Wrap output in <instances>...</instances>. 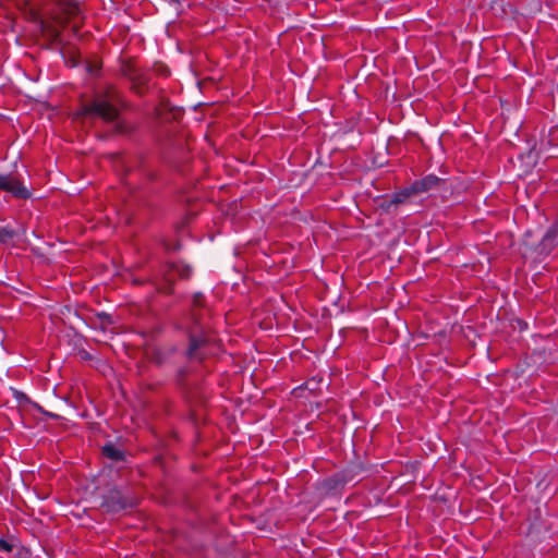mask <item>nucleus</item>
<instances>
[{
  "label": "nucleus",
  "mask_w": 558,
  "mask_h": 558,
  "mask_svg": "<svg viewBox=\"0 0 558 558\" xmlns=\"http://www.w3.org/2000/svg\"><path fill=\"white\" fill-rule=\"evenodd\" d=\"M111 123H113L112 132L114 134L129 136V135H132L133 133H135V131L137 130L136 124H134L125 119H120V117L116 121H112Z\"/></svg>",
  "instance_id": "10"
},
{
  "label": "nucleus",
  "mask_w": 558,
  "mask_h": 558,
  "mask_svg": "<svg viewBox=\"0 0 558 558\" xmlns=\"http://www.w3.org/2000/svg\"><path fill=\"white\" fill-rule=\"evenodd\" d=\"M0 191L20 201H26L32 197L31 190L24 184L21 177L12 172L0 174Z\"/></svg>",
  "instance_id": "5"
},
{
  "label": "nucleus",
  "mask_w": 558,
  "mask_h": 558,
  "mask_svg": "<svg viewBox=\"0 0 558 558\" xmlns=\"http://www.w3.org/2000/svg\"><path fill=\"white\" fill-rule=\"evenodd\" d=\"M101 453L105 458L113 462H122L125 460V452L116 447L112 442H107L102 446Z\"/></svg>",
  "instance_id": "11"
},
{
  "label": "nucleus",
  "mask_w": 558,
  "mask_h": 558,
  "mask_svg": "<svg viewBox=\"0 0 558 558\" xmlns=\"http://www.w3.org/2000/svg\"><path fill=\"white\" fill-rule=\"evenodd\" d=\"M320 384L322 379L312 378L305 383V388L313 392H316L320 390Z\"/></svg>",
  "instance_id": "19"
},
{
  "label": "nucleus",
  "mask_w": 558,
  "mask_h": 558,
  "mask_svg": "<svg viewBox=\"0 0 558 558\" xmlns=\"http://www.w3.org/2000/svg\"><path fill=\"white\" fill-rule=\"evenodd\" d=\"M174 282L175 281H166L163 279V284L159 286L157 290L163 294L171 295L174 292Z\"/></svg>",
  "instance_id": "18"
},
{
  "label": "nucleus",
  "mask_w": 558,
  "mask_h": 558,
  "mask_svg": "<svg viewBox=\"0 0 558 558\" xmlns=\"http://www.w3.org/2000/svg\"><path fill=\"white\" fill-rule=\"evenodd\" d=\"M153 71H154L157 75H159V76H165V77H167V76H169V75H170V70H169V68H168L166 64L161 63V62H156V63L154 64V66H153Z\"/></svg>",
  "instance_id": "17"
},
{
  "label": "nucleus",
  "mask_w": 558,
  "mask_h": 558,
  "mask_svg": "<svg viewBox=\"0 0 558 558\" xmlns=\"http://www.w3.org/2000/svg\"><path fill=\"white\" fill-rule=\"evenodd\" d=\"M414 193L411 191V186L403 189L393 195L392 199L390 201V204H395V205L401 204V203L405 202Z\"/></svg>",
  "instance_id": "13"
},
{
  "label": "nucleus",
  "mask_w": 558,
  "mask_h": 558,
  "mask_svg": "<svg viewBox=\"0 0 558 558\" xmlns=\"http://www.w3.org/2000/svg\"><path fill=\"white\" fill-rule=\"evenodd\" d=\"M50 36L53 41H56V43L60 41V32L57 28L50 29Z\"/></svg>",
  "instance_id": "23"
},
{
  "label": "nucleus",
  "mask_w": 558,
  "mask_h": 558,
  "mask_svg": "<svg viewBox=\"0 0 558 558\" xmlns=\"http://www.w3.org/2000/svg\"><path fill=\"white\" fill-rule=\"evenodd\" d=\"M558 245V222L553 225L541 242V251L544 253H549L554 247Z\"/></svg>",
  "instance_id": "9"
},
{
  "label": "nucleus",
  "mask_w": 558,
  "mask_h": 558,
  "mask_svg": "<svg viewBox=\"0 0 558 558\" xmlns=\"http://www.w3.org/2000/svg\"><path fill=\"white\" fill-rule=\"evenodd\" d=\"M192 267L190 265L179 263H168L162 272V278L166 281H175L177 278L181 280H189L192 276Z\"/></svg>",
  "instance_id": "6"
},
{
  "label": "nucleus",
  "mask_w": 558,
  "mask_h": 558,
  "mask_svg": "<svg viewBox=\"0 0 558 558\" xmlns=\"http://www.w3.org/2000/svg\"><path fill=\"white\" fill-rule=\"evenodd\" d=\"M385 167H386V168H390V167H391V165H390L389 162H386V163H385ZM386 171H391V169H386Z\"/></svg>",
  "instance_id": "26"
},
{
  "label": "nucleus",
  "mask_w": 558,
  "mask_h": 558,
  "mask_svg": "<svg viewBox=\"0 0 558 558\" xmlns=\"http://www.w3.org/2000/svg\"><path fill=\"white\" fill-rule=\"evenodd\" d=\"M137 506V499L129 492L113 487L104 495L100 507L110 513H117Z\"/></svg>",
  "instance_id": "4"
},
{
  "label": "nucleus",
  "mask_w": 558,
  "mask_h": 558,
  "mask_svg": "<svg viewBox=\"0 0 558 558\" xmlns=\"http://www.w3.org/2000/svg\"><path fill=\"white\" fill-rule=\"evenodd\" d=\"M101 61L99 59H93L86 61V71L92 75H98L101 69Z\"/></svg>",
  "instance_id": "15"
},
{
  "label": "nucleus",
  "mask_w": 558,
  "mask_h": 558,
  "mask_svg": "<svg viewBox=\"0 0 558 558\" xmlns=\"http://www.w3.org/2000/svg\"><path fill=\"white\" fill-rule=\"evenodd\" d=\"M82 357H83V359H89V354H88V352L84 351V352H83Z\"/></svg>",
  "instance_id": "25"
},
{
  "label": "nucleus",
  "mask_w": 558,
  "mask_h": 558,
  "mask_svg": "<svg viewBox=\"0 0 558 558\" xmlns=\"http://www.w3.org/2000/svg\"><path fill=\"white\" fill-rule=\"evenodd\" d=\"M439 178L434 174H428L421 180L415 181L411 185V191L414 194L425 193L434 189L439 183Z\"/></svg>",
  "instance_id": "8"
},
{
  "label": "nucleus",
  "mask_w": 558,
  "mask_h": 558,
  "mask_svg": "<svg viewBox=\"0 0 558 558\" xmlns=\"http://www.w3.org/2000/svg\"><path fill=\"white\" fill-rule=\"evenodd\" d=\"M157 116L166 121H180L183 118L184 110L180 107L172 106L168 99H161L156 108Z\"/></svg>",
  "instance_id": "7"
},
{
  "label": "nucleus",
  "mask_w": 558,
  "mask_h": 558,
  "mask_svg": "<svg viewBox=\"0 0 558 558\" xmlns=\"http://www.w3.org/2000/svg\"><path fill=\"white\" fill-rule=\"evenodd\" d=\"M146 175L148 177L149 180H155L156 179V175L153 172H148V173H146Z\"/></svg>",
  "instance_id": "24"
},
{
  "label": "nucleus",
  "mask_w": 558,
  "mask_h": 558,
  "mask_svg": "<svg viewBox=\"0 0 558 558\" xmlns=\"http://www.w3.org/2000/svg\"><path fill=\"white\" fill-rule=\"evenodd\" d=\"M327 484L330 489H333V488H337V486H339V485H344L345 480H344V476L336 475L335 477L328 480Z\"/></svg>",
  "instance_id": "20"
},
{
  "label": "nucleus",
  "mask_w": 558,
  "mask_h": 558,
  "mask_svg": "<svg viewBox=\"0 0 558 558\" xmlns=\"http://www.w3.org/2000/svg\"><path fill=\"white\" fill-rule=\"evenodd\" d=\"M134 283H135V284H140V283H142V281H140V280H134Z\"/></svg>",
  "instance_id": "28"
},
{
  "label": "nucleus",
  "mask_w": 558,
  "mask_h": 558,
  "mask_svg": "<svg viewBox=\"0 0 558 558\" xmlns=\"http://www.w3.org/2000/svg\"><path fill=\"white\" fill-rule=\"evenodd\" d=\"M16 233L13 229L9 227H1L0 228V243L5 244L13 238H15Z\"/></svg>",
  "instance_id": "16"
},
{
  "label": "nucleus",
  "mask_w": 558,
  "mask_h": 558,
  "mask_svg": "<svg viewBox=\"0 0 558 558\" xmlns=\"http://www.w3.org/2000/svg\"><path fill=\"white\" fill-rule=\"evenodd\" d=\"M175 352V347L156 350L151 355V362L157 366H162L168 363L170 356L173 355Z\"/></svg>",
  "instance_id": "12"
},
{
  "label": "nucleus",
  "mask_w": 558,
  "mask_h": 558,
  "mask_svg": "<svg viewBox=\"0 0 558 558\" xmlns=\"http://www.w3.org/2000/svg\"><path fill=\"white\" fill-rule=\"evenodd\" d=\"M12 550L13 545L5 539L0 538V551L11 553Z\"/></svg>",
  "instance_id": "22"
},
{
  "label": "nucleus",
  "mask_w": 558,
  "mask_h": 558,
  "mask_svg": "<svg viewBox=\"0 0 558 558\" xmlns=\"http://www.w3.org/2000/svg\"><path fill=\"white\" fill-rule=\"evenodd\" d=\"M187 375H189L187 367H180L177 371L175 383L182 389H185L187 387V381H186Z\"/></svg>",
  "instance_id": "14"
},
{
  "label": "nucleus",
  "mask_w": 558,
  "mask_h": 558,
  "mask_svg": "<svg viewBox=\"0 0 558 558\" xmlns=\"http://www.w3.org/2000/svg\"><path fill=\"white\" fill-rule=\"evenodd\" d=\"M119 74L130 82V90L138 97L150 92L151 75L149 70L142 68L134 57H121L118 60Z\"/></svg>",
  "instance_id": "3"
},
{
  "label": "nucleus",
  "mask_w": 558,
  "mask_h": 558,
  "mask_svg": "<svg viewBox=\"0 0 558 558\" xmlns=\"http://www.w3.org/2000/svg\"><path fill=\"white\" fill-rule=\"evenodd\" d=\"M80 53L78 51L76 50H73L71 51V53L69 54V58H68V62L72 65V66H76L78 65L80 63Z\"/></svg>",
  "instance_id": "21"
},
{
  "label": "nucleus",
  "mask_w": 558,
  "mask_h": 558,
  "mask_svg": "<svg viewBox=\"0 0 558 558\" xmlns=\"http://www.w3.org/2000/svg\"><path fill=\"white\" fill-rule=\"evenodd\" d=\"M138 159H140V167H142V165H143V157L141 156V157H138Z\"/></svg>",
  "instance_id": "27"
},
{
  "label": "nucleus",
  "mask_w": 558,
  "mask_h": 558,
  "mask_svg": "<svg viewBox=\"0 0 558 558\" xmlns=\"http://www.w3.org/2000/svg\"><path fill=\"white\" fill-rule=\"evenodd\" d=\"M205 311H207L205 295L202 292H195L186 314V324L179 327L187 340L184 356L189 362L202 364L209 356L208 349L213 343V338L210 328L204 325Z\"/></svg>",
  "instance_id": "1"
},
{
  "label": "nucleus",
  "mask_w": 558,
  "mask_h": 558,
  "mask_svg": "<svg viewBox=\"0 0 558 558\" xmlns=\"http://www.w3.org/2000/svg\"><path fill=\"white\" fill-rule=\"evenodd\" d=\"M124 108H126V101L121 92L116 86L108 85L98 90L89 102L84 104L77 114L97 117L111 123L120 117V111Z\"/></svg>",
  "instance_id": "2"
}]
</instances>
